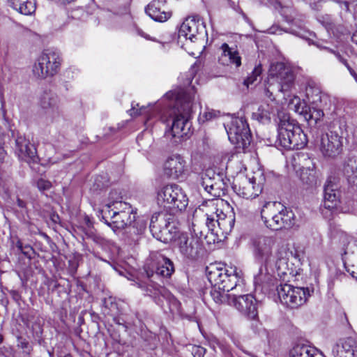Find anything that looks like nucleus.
Instances as JSON below:
<instances>
[{
  "instance_id": "nucleus-1",
  "label": "nucleus",
  "mask_w": 357,
  "mask_h": 357,
  "mask_svg": "<svg viewBox=\"0 0 357 357\" xmlns=\"http://www.w3.org/2000/svg\"><path fill=\"white\" fill-rule=\"evenodd\" d=\"M196 105V91L194 86H190L167 92L154 106L149 108L142 106L138 109L139 104L132 103L129 112L131 116L144 114L146 129L158 120L163 123L172 120V126L166 130L165 135L180 139L187 137L190 132L192 124L189 119Z\"/></svg>"
},
{
  "instance_id": "nucleus-2",
  "label": "nucleus",
  "mask_w": 357,
  "mask_h": 357,
  "mask_svg": "<svg viewBox=\"0 0 357 357\" xmlns=\"http://www.w3.org/2000/svg\"><path fill=\"white\" fill-rule=\"evenodd\" d=\"M295 75L292 70L284 63L276 62L271 65L265 95L270 103L260 105L257 111L252 112V117L259 123L266 124L271 121L272 117L277 116L280 121V114H287L282 107L275 100L274 95L277 93L289 91L294 85Z\"/></svg>"
},
{
  "instance_id": "nucleus-3",
  "label": "nucleus",
  "mask_w": 357,
  "mask_h": 357,
  "mask_svg": "<svg viewBox=\"0 0 357 357\" xmlns=\"http://www.w3.org/2000/svg\"><path fill=\"white\" fill-rule=\"evenodd\" d=\"M207 278L212 285L211 295L216 303H227V294L238 289L243 290L241 271L236 267L227 268L221 264H211L206 268Z\"/></svg>"
},
{
  "instance_id": "nucleus-4",
  "label": "nucleus",
  "mask_w": 357,
  "mask_h": 357,
  "mask_svg": "<svg viewBox=\"0 0 357 357\" xmlns=\"http://www.w3.org/2000/svg\"><path fill=\"white\" fill-rule=\"evenodd\" d=\"M253 255L260 264H275L278 275L281 278L291 273L288 260L291 252L287 245L275 246V240L271 236H261L252 240Z\"/></svg>"
},
{
  "instance_id": "nucleus-5",
  "label": "nucleus",
  "mask_w": 357,
  "mask_h": 357,
  "mask_svg": "<svg viewBox=\"0 0 357 357\" xmlns=\"http://www.w3.org/2000/svg\"><path fill=\"white\" fill-rule=\"evenodd\" d=\"M121 199L122 197L119 190H111L107 201L99 211V217L114 232L126 227L136 218V213L131 205L122 202Z\"/></svg>"
},
{
  "instance_id": "nucleus-6",
  "label": "nucleus",
  "mask_w": 357,
  "mask_h": 357,
  "mask_svg": "<svg viewBox=\"0 0 357 357\" xmlns=\"http://www.w3.org/2000/svg\"><path fill=\"white\" fill-rule=\"evenodd\" d=\"M278 122L276 143L285 149H301L307 143V138L301 128L290 119L288 114L281 115Z\"/></svg>"
},
{
  "instance_id": "nucleus-7",
  "label": "nucleus",
  "mask_w": 357,
  "mask_h": 357,
  "mask_svg": "<svg viewBox=\"0 0 357 357\" xmlns=\"http://www.w3.org/2000/svg\"><path fill=\"white\" fill-rule=\"evenodd\" d=\"M260 213L264 225L272 230L289 228L294 225V212L278 202H262Z\"/></svg>"
},
{
  "instance_id": "nucleus-8",
  "label": "nucleus",
  "mask_w": 357,
  "mask_h": 357,
  "mask_svg": "<svg viewBox=\"0 0 357 357\" xmlns=\"http://www.w3.org/2000/svg\"><path fill=\"white\" fill-rule=\"evenodd\" d=\"M348 126L344 118L334 120L328 130L322 134L319 150L325 158H335L342 151L343 137L347 133Z\"/></svg>"
},
{
  "instance_id": "nucleus-9",
  "label": "nucleus",
  "mask_w": 357,
  "mask_h": 357,
  "mask_svg": "<svg viewBox=\"0 0 357 357\" xmlns=\"http://www.w3.org/2000/svg\"><path fill=\"white\" fill-rule=\"evenodd\" d=\"M223 204L222 199H211L206 201L202 206V213L205 220V225L208 231L213 232L216 227H219L222 233H229L235 222L234 215H227L222 210L219 209L218 206Z\"/></svg>"
},
{
  "instance_id": "nucleus-10",
  "label": "nucleus",
  "mask_w": 357,
  "mask_h": 357,
  "mask_svg": "<svg viewBox=\"0 0 357 357\" xmlns=\"http://www.w3.org/2000/svg\"><path fill=\"white\" fill-rule=\"evenodd\" d=\"M156 199L158 204L172 215L184 211L188 204L185 192L176 184L161 187L157 192Z\"/></svg>"
},
{
  "instance_id": "nucleus-11",
  "label": "nucleus",
  "mask_w": 357,
  "mask_h": 357,
  "mask_svg": "<svg viewBox=\"0 0 357 357\" xmlns=\"http://www.w3.org/2000/svg\"><path fill=\"white\" fill-rule=\"evenodd\" d=\"M208 33L202 19L197 16H190L185 19L178 32V42L183 47L185 43H201L207 38Z\"/></svg>"
},
{
  "instance_id": "nucleus-12",
  "label": "nucleus",
  "mask_w": 357,
  "mask_h": 357,
  "mask_svg": "<svg viewBox=\"0 0 357 357\" xmlns=\"http://www.w3.org/2000/svg\"><path fill=\"white\" fill-rule=\"evenodd\" d=\"M224 126L231 144L239 148L250 145V130L243 116H233L224 123Z\"/></svg>"
},
{
  "instance_id": "nucleus-13",
  "label": "nucleus",
  "mask_w": 357,
  "mask_h": 357,
  "mask_svg": "<svg viewBox=\"0 0 357 357\" xmlns=\"http://www.w3.org/2000/svg\"><path fill=\"white\" fill-rule=\"evenodd\" d=\"M137 285L143 291L144 295L151 297L155 303L164 308L165 301L169 305L171 313L175 314L179 310V301L173 296L164 287L151 281L149 283L138 282Z\"/></svg>"
},
{
  "instance_id": "nucleus-14",
  "label": "nucleus",
  "mask_w": 357,
  "mask_h": 357,
  "mask_svg": "<svg viewBox=\"0 0 357 357\" xmlns=\"http://www.w3.org/2000/svg\"><path fill=\"white\" fill-rule=\"evenodd\" d=\"M246 291L243 283V290L238 289L227 296V304L249 319H255L258 315L257 300L251 294H245Z\"/></svg>"
},
{
  "instance_id": "nucleus-15",
  "label": "nucleus",
  "mask_w": 357,
  "mask_h": 357,
  "mask_svg": "<svg viewBox=\"0 0 357 357\" xmlns=\"http://www.w3.org/2000/svg\"><path fill=\"white\" fill-rule=\"evenodd\" d=\"M277 291L281 303L291 308L303 305L310 296L308 288L294 287L287 283L280 284Z\"/></svg>"
},
{
  "instance_id": "nucleus-16",
  "label": "nucleus",
  "mask_w": 357,
  "mask_h": 357,
  "mask_svg": "<svg viewBox=\"0 0 357 357\" xmlns=\"http://www.w3.org/2000/svg\"><path fill=\"white\" fill-rule=\"evenodd\" d=\"M262 176L263 173L259 171L256 175L243 178L238 185L234 184V191L238 196L245 199H254L258 197L263 189Z\"/></svg>"
},
{
  "instance_id": "nucleus-17",
  "label": "nucleus",
  "mask_w": 357,
  "mask_h": 357,
  "mask_svg": "<svg viewBox=\"0 0 357 357\" xmlns=\"http://www.w3.org/2000/svg\"><path fill=\"white\" fill-rule=\"evenodd\" d=\"M174 245L184 257L189 259H197L203 249L202 239L189 236L187 233L178 234Z\"/></svg>"
},
{
  "instance_id": "nucleus-18",
  "label": "nucleus",
  "mask_w": 357,
  "mask_h": 357,
  "mask_svg": "<svg viewBox=\"0 0 357 357\" xmlns=\"http://www.w3.org/2000/svg\"><path fill=\"white\" fill-rule=\"evenodd\" d=\"M188 172L187 162L179 154L170 155L164 164V172L170 178H183Z\"/></svg>"
},
{
  "instance_id": "nucleus-19",
  "label": "nucleus",
  "mask_w": 357,
  "mask_h": 357,
  "mask_svg": "<svg viewBox=\"0 0 357 357\" xmlns=\"http://www.w3.org/2000/svg\"><path fill=\"white\" fill-rule=\"evenodd\" d=\"M340 193L339 185L328 178L324 190V208L329 211L336 208L340 202Z\"/></svg>"
},
{
  "instance_id": "nucleus-20",
  "label": "nucleus",
  "mask_w": 357,
  "mask_h": 357,
  "mask_svg": "<svg viewBox=\"0 0 357 357\" xmlns=\"http://www.w3.org/2000/svg\"><path fill=\"white\" fill-rule=\"evenodd\" d=\"M15 152L18 158L26 162H36L38 160L37 151L33 144L24 136H18L15 140Z\"/></svg>"
},
{
  "instance_id": "nucleus-21",
  "label": "nucleus",
  "mask_w": 357,
  "mask_h": 357,
  "mask_svg": "<svg viewBox=\"0 0 357 357\" xmlns=\"http://www.w3.org/2000/svg\"><path fill=\"white\" fill-rule=\"evenodd\" d=\"M146 13L151 19L160 22H165L171 17L166 0H152L146 8Z\"/></svg>"
},
{
  "instance_id": "nucleus-22",
  "label": "nucleus",
  "mask_w": 357,
  "mask_h": 357,
  "mask_svg": "<svg viewBox=\"0 0 357 357\" xmlns=\"http://www.w3.org/2000/svg\"><path fill=\"white\" fill-rule=\"evenodd\" d=\"M164 225V227H161V225H160L158 228L152 226L151 234L153 236L165 243H168L172 241L175 242V239H176L179 234L178 229L173 223H170L169 222H165Z\"/></svg>"
},
{
  "instance_id": "nucleus-23",
  "label": "nucleus",
  "mask_w": 357,
  "mask_h": 357,
  "mask_svg": "<svg viewBox=\"0 0 357 357\" xmlns=\"http://www.w3.org/2000/svg\"><path fill=\"white\" fill-rule=\"evenodd\" d=\"M285 277L286 275L280 278L278 275L275 264L268 265L261 264V266L259 267L257 273L254 275V284L256 287L257 286H261L264 282H271L272 278L285 281Z\"/></svg>"
},
{
  "instance_id": "nucleus-24",
  "label": "nucleus",
  "mask_w": 357,
  "mask_h": 357,
  "mask_svg": "<svg viewBox=\"0 0 357 357\" xmlns=\"http://www.w3.org/2000/svg\"><path fill=\"white\" fill-rule=\"evenodd\" d=\"M221 54L219 56V63L224 66L234 65L238 68L241 65V57L236 47H229L223 43L220 46Z\"/></svg>"
},
{
  "instance_id": "nucleus-25",
  "label": "nucleus",
  "mask_w": 357,
  "mask_h": 357,
  "mask_svg": "<svg viewBox=\"0 0 357 357\" xmlns=\"http://www.w3.org/2000/svg\"><path fill=\"white\" fill-rule=\"evenodd\" d=\"M356 342L353 337L340 339L332 349L335 357H354Z\"/></svg>"
},
{
  "instance_id": "nucleus-26",
  "label": "nucleus",
  "mask_w": 357,
  "mask_h": 357,
  "mask_svg": "<svg viewBox=\"0 0 357 357\" xmlns=\"http://www.w3.org/2000/svg\"><path fill=\"white\" fill-rule=\"evenodd\" d=\"M146 229V222L143 218H135L125 229L126 238L130 243L138 241Z\"/></svg>"
},
{
  "instance_id": "nucleus-27",
  "label": "nucleus",
  "mask_w": 357,
  "mask_h": 357,
  "mask_svg": "<svg viewBox=\"0 0 357 357\" xmlns=\"http://www.w3.org/2000/svg\"><path fill=\"white\" fill-rule=\"evenodd\" d=\"M40 61L44 62V65L48 67L47 71L50 76L55 75L61 65V57L59 53L54 50L47 49L44 50L40 54Z\"/></svg>"
},
{
  "instance_id": "nucleus-28",
  "label": "nucleus",
  "mask_w": 357,
  "mask_h": 357,
  "mask_svg": "<svg viewBox=\"0 0 357 357\" xmlns=\"http://www.w3.org/2000/svg\"><path fill=\"white\" fill-rule=\"evenodd\" d=\"M289 357H324V356L313 346L298 343L289 351Z\"/></svg>"
},
{
  "instance_id": "nucleus-29",
  "label": "nucleus",
  "mask_w": 357,
  "mask_h": 357,
  "mask_svg": "<svg viewBox=\"0 0 357 357\" xmlns=\"http://www.w3.org/2000/svg\"><path fill=\"white\" fill-rule=\"evenodd\" d=\"M174 272L173 261L169 258L159 255L156 259L155 275L162 278H169ZM154 273H152L153 277Z\"/></svg>"
},
{
  "instance_id": "nucleus-30",
  "label": "nucleus",
  "mask_w": 357,
  "mask_h": 357,
  "mask_svg": "<svg viewBox=\"0 0 357 357\" xmlns=\"http://www.w3.org/2000/svg\"><path fill=\"white\" fill-rule=\"evenodd\" d=\"M204 213H202V206H199L198 209H196L193 214V219L192 224L190 227V230L191 231V235L195 238H199L203 236L204 230L207 229L205 225V220L204 215Z\"/></svg>"
},
{
  "instance_id": "nucleus-31",
  "label": "nucleus",
  "mask_w": 357,
  "mask_h": 357,
  "mask_svg": "<svg viewBox=\"0 0 357 357\" xmlns=\"http://www.w3.org/2000/svg\"><path fill=\"white\" fill-rule=\"evenodd\" d=\"M40 107L53 115L59 114L57 97L51 92H44L40 98Z\"/></svg>"
},
{
  "instance_id": "nucleus-32",
  "label": "nucleus",
  "mask_w": 357,
  "mask_h": 357,
  "mask_svg": "<svg viewBox=\"0 0 357 357\" xmlns=\"http://www.w3.org/2000/svg\"><path fill=\"white\" fill-rule=\"evenodd\" d=\"M342 173L348 184L357 188V158L349 159L344 164Z\"/></svg>"
},
{
  "instance_id": "nucleus-33",
  "label": "nucleus",
  "mask_w": 357,
  "mask_h": 357,
  "mask_svg": "<svg viewBox=\"0 0 357 357\" xmlns=\"http://www.w3.org/2000/svg\"><path fill=\"white\" fill-rule=\"evenodd\" d=\"M201 185L204 191L213 197V199L220 197L221 188L207 174L202 176Z\"/></svg>"
},
{
  "instance_id": "nucleus-34",
  "label": "nucleus",
  "mask_w": 357,
  "mask_h": 357,
  "mask_svg": "<svg viewBox=\"0 0 357 357\" xmlns=\"http://www.w3.org/2000/svg\"><path fill=\"white\" fill-rule=\"evenodd\" d=\"M289 107L291 109L294 110L296 113L305 119V113H307L309 106L304 100H301L298 96H294L290 101Z\"/></svg>"
},
{
  "instance_id": "nucleus-35",
  "label": "nucleus",
  "mask_w": 357,
  "mask_h": 357,
  "mask_svg": "<svg viewBox=\"0 0 357 357\" xmlns=\"http://www.w3.org/2000/svg\"><path fill=\"white\" fill-rule=\"evenodd\" d=\"M48 67L44 65V62L40 61V56L35 61L32 72L33 75L38 79H45L50 76L47 71Z\"/></svg>"
},
{
  "instance_id": "nucleus-36",
  "label": "nucleus",
  "mask_w": 357,
  "mask_h": 357,
  "mask_svg": "<svg viewBox=\"0 0 357 357\" xmlns=\"http://www.w3.org/2000/svg\"><path fill=\"white\" fill-rule=\"evenodd\" d=\"M19 4L16 10L24 15H30L36 10L35 0H22Z\"/></svg>"
},
{
  "instance_id": "nucleus-37",
  "label": "nucleus",
  "mask_w": 357,
  "mask_h": 357,
  "mask_svg": "<svg viewBox=\"0 0 357 357\" xmlns=\"http://www.w3.org/2000/svg\"><path fill=\"white\" fill-rule=\"evenodd\" d=\"M324 116V113L321 109L317 107H310L307 113H305L304 120L307 122L314 121V123H317L323 118Z\"/></svg>"
},
{
  "instance_id": "nucleus-38",
  "label": "nucleus",
  "mask_w": 357,
  "mask_h": 357,
  "mask_svg": "<svg viewBox=\"0 0 357 357\" xmlns=\"http://www.w3.org/2000/svg\"><path fill=\"white\" fill-rule=\"evenodd\" d=\"M306 96L309 100L313 104L321 102L323 96L321 91L318 87L308 86L305 90Z\"/></svg>"
},
{
  "instance_id": "nucleus-39",
  "label": "nucleus",
  "mask_w": 357,
  "mask_h": 357,
  "mask_svg": "<svg viewBox=\"0 0 357 357\" xmlns=\"http://www.w3.org/2000/svg\"><path fill=\"white\" fill-rule=\"evenodd\" d=\"M262 73V68L261 64L257 65L252 70L251 74L248 76V77L244 80V84L248 87L250 85H252L257 80L258 77H260V75Z\"/></svg>"
},
{
  "instance_id": "nucleus-40",
  "label": "nucleus",
  "mask_w": 357,
  "mask_h": 357,
  "mask_svg": "<svg viewBox=\"0 0 357 357\" xmlns=\"http://www.w3.org/2000/svg\"><path fill=\"white\" fill-rule=\"evenodd\" d=\"M312 44L317 46L320 50H325L328 52L333 54L335 56V58L345 67L349 64L347 59H345L338 51L326 47L319 42L312 43Z\"/></svg>"
},
{
  "instance_id": "nucleus-41",
  "label": "nucleus",
  "mask_w": 357,
  "mask_h": 357,
  "mask_svg": "<svg viewBox=\"0 0 357 357\" xmlns=\"http://www.w3.org/2000/svg\"><path fill=\"white\" fill-rule=\"evenodd\" d=\"M312 44L317 46L320 50H325L328 52L333 54L335 56V58L345 67L349 64L347 59H345L338 51L326 47L319 42L312 43Z\"/></svg>"
},
{
  "instance_id": "nucleus-42",
  "label": "nucleus",
  "mask_w": 357,
  "mask_h": 357,
  "mask_svg": "<svg viewBox=\"0 0 357 357\" xmlns=\"http://www.w3.org/2000/svg\"><path fill=\"white\" fill-rule=\"evenodd\" d=\"M312 44L317 46L320 50H325L328 52L333 54L335 56V58L345 67L349 64L347 59H345L338 51L326 47L319 42L312 43Z\"/></svg>"
},
{
  "instance_id": "nucleus-43",
  "label": "nucleus",
  "mask_w": 357,
  "mask_h": 357,
  "mask_svg": "<svg viewBox=\"0 0 357 357\" xmlns=\"http://www.w3.org/2000/svg\"><path fill=\"white\" fill-rule=\"evenodd\" d=\"M220 112L218 111L207 108L203 113H200L198 121L199 123H203L218 116Z\"/></svg>"
},
{
  "instance_id": "nucleus-44",
  "label": "nucleus",
  "mask_w": 357,
  "mask_h": 357,
  "mask_svg": "<svg viewBox=\"0 0 357 357\" xmlns=\"http://www.w3.org/2000/svg\"><path fill=\"white\" fill-rule=\"evenodd\" d=\"M166 222L164 217L160 213H155L152 215L150 221V231L151 232L152 226L155 228H158L160 224H158V222L164 224Z\"/></svg>"
},
{
  "instance_id": "nucleus-45",
  "label": "nucleus",
  "mask_w": 357,
  "mask_h": 357,
  "mask_svg": "<svg viewBox=\"0 0 357 357\" xmlns=\"http://www.w3.org/2000/svg\"><path fill=\"white\" fill-rule=\"evenodd\" d=\"M36 186L40 192L49 190L52 187V183L44 178H39L36 182Z\"/></svg>"
},
{
  "instance_id": "nucleus-46",
  "label": "nucleus",
  "mask_w": 357,
  "mask_h": 357,
  "mask_svg": "<svg viewBox=\"0 0 357 357\" xmlns=\"http://www.w3.org/2000/svg\"><path fill=\"white\" fill-rule=\"evenodd\" d=\"M131 33L136 34L137 36H141L142 38H145L148 40L156 41L155 39L152 38L149 34L144 32L139 27H138L136 24H133L130 28Z\"/></svg>"
},
{
  "instance_id": "nucleus-47",
  "label": "nucleus",
  "mask_w": 357,
  "mask_h": 357,
  "mask_svg": "<svg viewBox=\"0 0 357 357\" xmlns=\"http://www.w3.org/2000/svg\"><path fill=\"white\" fill-rule=\"evenodd\" d=\"M193 353L195 354V357H203L205 353V349L202 347H196L193 350Z\"/></svg>"
},
{
  "instance_id": "nucleus-48",
  "label": "nucleus",
  "mask_w": 357,
  "mask_h": 357,
  "mask_svg": "<svg viewBox=\"0 0 357 357\" xmlns=\"http://www.w3.org/2000/svg\"><path fill=\"white\" fill-rule=\"evenodd\" d=\"M113 300L114 298H112V297H109V298L107 299H105L104 300V305H105V307H109V305L110 304L111 305V307H113V308H116V304L115 303L113 302Z\"/></svg>"
},
{
  "instance_id": "nucleus-49",
  "label": "nucleus",
  "mask_w": 357,
  "mask_h": 357,
  "mask_svg": "<svg viewBox=\"0 0 357 357\" xmlns=\"http://www.w3.org/2000/svg\"><path fill=\"white\" fill-rule=\"evenodd\" d=\"M8 3L11 6V7L16 10L17 6H20V2L22 1V0H8Z\"/></svg>"
},
{
  "instance_id": "nucleus-50",
  "label": "nucleus",
  "mask_w": 357,
  "mask_h": 357,
  "mask_svg": "<svg viewBox=\"0 0 357 357\" xmlns=\"http://www.w3.org/2000/svg\"><path fill=\"white\" fill-rule=\"evenodd\" d=\"M338 278H331L328 280V287L330 289H333L334 286H335V280H337Z\"/></svg>"
},
{
  "instance_id": "nucleus-51",
  "label": "nucleus",
  "mask_w": 357,
  "mask_h": 357,
  "mask_svg": "<svg viewBox=\"0 0 357 357\" xmlns=\"http://www.w3.org/2000/svg\"><path fill=\"white\" fill-rule=\"evenodd\" d=\"M17 206L21 208H26V203L20 199V198H17Z\"/></svg>"
},
{
  "instance_id": "nucleus-52",
  "label": "nucleus",
  "mask_w": 357,
  "mask_h": 357,
  "mask_svg": "<svg viewBox=\"0 0 357 357\" xmlns=\"http://www.w3.org/2000/svg\"><path fill=\"white\" fill-rule=\"evenodd\" d=\"M4 155H5V151L3 149V148L0 146V162H1L4 158Z\"/></svg>"
},
{
  "instance_id": "nucleus-53",
  "label": "nucleus",
  "mask_w": 357,
  "mask_h": 357,
  "mask_svg": "<svg viewBox=\"0 0 357 357\" xmlns=\"http://www.w3.org/2000/svg\"><path fill=\"white\" fill-rule=\"evenodd\" d=\"M16 246L17 248H18L19 250H20L21 252H24V247H23V245H22V243L20 241H18L16 243Z\"/></svg>"
},
{
  "instance_id": "nucleus-54",
  "label": "nucleus",
  "mask_w": 357,
  "mask_h": 357,
  "mask_svg": "<svg viewBox=\"0 0 357 357\" xmlns=\"http://www.w3.org/2000/svg\"><path fill=\"white\" fill-rule=\"evenodd\" d=\"M351 40L354 43L357 44V30L353 33Z\"/></svg>"
},
{
  "instance_id": "nucleus-55",
  "label": "nucleus",
  "mask_w": 357,
  "mask_h": 357,
  "mask_svg": "<svg viewBox=\"0 0 357 357\" xmlns=\"http://www.w3.org/2000/svg\"><path fill=\"white\" fill-rule=\"evenodd\" d=\"M338 3H342L344 6V8L346 10H349V3L347 1H338Z\"/></svg>"
},
{
  "instance_id": "nucleus-56",
  "label": "nucleus",
  "mask_w": 357,
  "mask_h": 357,
  "mask_svg": "<svg viewBox=\"0 0 357 357\" xmlns=\"http://www.w3.org/2000/svg\"><path fill=\"white\" fill-rule=\"evenodd\" d=\"M332 29V24H328L326 26V31L329 33L330 32V30Z\"/></svg>"
},
{
  "instance_id": "nucleus-57",
  "label": "nucleus",
  "mask_w": 357,
  "mask_h": 357,
  "mask_svg": "<svg viewBox=\"0 0 357 357\" xmlns=\"http://www.w3.org/2000/svg\"><path fill=\"white\" fill-rule=\"evenodd\" d=\"M310 266L311 270H313V269H314V266H314V261H310Z\"/></svg>"
},
{
  "instance_id": "nucleus-58",
  "label": "nucleus",
  "mask_w": 357,
  "mask_h": 357,
  "mask_svg": "<svg viewBox=\"0 0 357 357\" xmlns=\"http://www.w3.org/2000/svg\"><path fill=\"white\" fill-rule=\"evenodd\" d=\"M114 321L115 323H116L117 324H121V323L120 322V319L119 318L114 317Z\"/></svg>"
},
{
  "instance_id": "nucleus-59",
  "label": "nucleus",
  "mask_w": 357,
  "mask_h": 357,
  "mask_svg": "<svg viewBox=\"0 0 357 357\" xmlns=\"http://www.w3.org/2000/svg\"><path fill=\"white\" fill-rule=\"evenodd\" d=\"M28 343L27 342H22V347L26 348Z\"/></svg>"
},
{
  "instance_id": "nucleus-60",
  "label": "nucleus",
  "mask_w": 357,
  "mask_h": 357,
  "mask_svg": "<svg viewBox=\"0 0 357 357\" xmlns=\"http://www.w3.org/2000/svg\"><path fill=\"white\" fill-rule=\"evenodd\" d=\"M140 141H141V139L139 137H137V142L139 143V145L141 146V144H140Z\"/></svg>"
},
{
  "instance_id": "nucleus-61",
  "label": "nucleus",
  "mask_w": 357,
  "mask_h": 357,
  "mask_svg": "<svg viewBox=\"0 0 357 357\" xmlns=\"http://www.w3.org/2000/svg\"><path fill=\"white\" fill-rule=\"evenodd\" d=\"M95 181H96V183L99 182L100 181V177L99 176L96 177Z\"/></svg>"
},
{
  "instance_id": "nucleus-62",
  "label": "nucleus",
  "mask_w": 357,
  "mask_h": 357,
  "mask_svg": "<svg viewBox=\"0 0 357 357\" xmlns=\"http://www.w3.org/2000/svg\"><path fill=\"white\" fill-rule=\"evenodd\" d=\"M3 342V336L0 334V344Z\"/></svg>"
},
{
  "instance_id": "nucleus-63",
  "label": "nucleus",
  "mask_w": 357,
  "mask_h": 357,
  "mask_svg": "<svg viewBox=\"0 0 357 357\" xmlns=\"http://www.w3.org/2000/svg\"><path fill=\"white\" fill-rule=\"evenodd\" d=\"M64 357H73V356L70 354H68V355H66Z\"/></svg>"
},
{
  "instance_id": "nucleus-64",
  "label": "nucleus",
  "mask_w": 357,
  "mask_h": 357,
  "mask_svg": "<svg viewBox=\"0 0 357 357\" xmlns=\"http://www.w3.org/2000/svg\"><path fill=\"white\" fill-rule=\"evenodd\" d=\"M340 277H345V276H344V275H343V274H340Z\"/></svg>"
}]
</instances>
